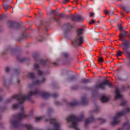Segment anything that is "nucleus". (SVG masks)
Listing matches in <instances>:
<instances>
[{
  "mask_svg": "<svg viewBox=\"0 0 130 130\" xmlns=\"http://www.w3.org/2000/svg\"><path fill=\"white\" fill-rule=\"evenodd\" d=\"M93 16H94V13H90V17H92Z\"/></svg>",
  "mask_w": 130,
  "mask_h": 130,
  "instance_id": "nucleus-49",
  "label": "nucleus"
},
{
  "mask_svg": "<svg viewBox=\"0 0 130 130\" xmlns=\"http://www.w3.org/2000/svg\"><path fill=\"white\" fill-rule=\"evenodd\" d=\"M88 23H89V25H91L92 24L95 23V20H91L90 21H88Z\"/></svg>",
  "mask_w": 130,
  "mask_h": 130,
  "instance_id": "nucleus-40",
  "label": "nucleus"
},
{
  "mask_svg": "<svg viewBox=\"0 0 130 130\" xmlns=\"http://www.w3.org/2000/svg\"><path fill=\"white\" fill-rule=\"evenodd\" d=\"M8 52H11L12 55H14V53H15V50L12 49L11 47H8L6 49V51L3 52V54H6V53H8Z\"/></svg>",
  "mask_w": 130,
  "mask_h": 130,
  "instance_id": "nucleus-18",
  "label": "nucleus"
},
{
  "mask_svg": "<svg viewBox=\"0 0 130 130\" xmlns=\"http://www.w3.org/2000/svg\"><path fill=\"white\" fill-rule=\"evenodd\" d=\"M84 114H81L79 117L72 115L69 117L67 118V120L68 122H71V124L70 125L71 127H73L75 130H80V128L78 127V122L79 121H82L84 119Z\"/></svg>",
  "mask_w": 130,
  "mask_h": 130,
  "instance_id": "nucleus-2",
  "label": "nucleus"
},
{
  "mask_svg": "<svg viewBox=\"0 0 130 130\" xmlns=\"http://www.w3.org/2000/svg\"><path fill=\"white\" fill-rule=\"evenodd\" d=\"M53 63V64L54 65V66H56L57 64L56 63V62H54V63Z\"/></svg>",
  "mask_w": 130,
  "mask_h": 130,
  "instance_id": "nucleus-54",
  "label": "nucleus"
},
{
  "mask_svg": "<svg viewBox=\"0 0 130 130\" xmlns=\"http://www.w3.org/2000/svg\"><path fill=\"white\" fill-rule=\"evenodd\" d=\"M34 60L40 62L42 66H45L47 60L39 58V54L37 52H35L32 54Z\"/></svg>",
  "mask_w": 130,
  "mask_h": 130,
  "instance_id": "nucleus-7",
  "label": "nucleus"
},
{
  "mask_svg": "<svg viewBox=\"0 0 130 130\" xmlns=\"http://www.w3.org/2000/svg\"><path fill=\"white\" fill-rule=\"evenodd\" d=\"M93 39H94V40H95V41H98V40L99 39V36L98 35L97 38H94Z\"/></svg>",
  "mask_w": 130,
  "mask_h": 130,
  "instance_id": "nucleus-45",
  "label": "nucleus"
},
{
  "mask_svg": "<svg viewBox=\"0 0 130 130\" xmlns=\"http://www.w3.org/2000/svg\"><path fill=\"white\" fill-rule=\"evenodd\" d=\"M35 69L38 71V74L39 76H44V73L41 70H39V65L37 63L34 64Z\"/></svg>",
  "mask_w": 130,
  "mask_h": 130,
  "instance_id": "nucleus-17",
  "label": "nucleus"
},
{
  "mask_svg": "<svg viewBox=\"0 0 130 130\" xmlns=\"http://www.w3.org/2000/svg\"><path fill=\"white\" fill-rule=\"evenodd\" d=\"M2 80L4 87H7V77L6 76H3Z\"/></svg>",
  "mask_w": 130,
  "mask_h": 130,
  "instance_id": "nucleus-26",
  "label": "nucleus"
},
{
  "mask_svg": "<svg viewBox=\"0 0 130 130\" xmlns=\"http://www.w3.org/2000/svg\"><path fill=\"white\" fill-rule=\"evenodd\" d=\"M62 55L64 57L66 58V60L64 61V63L65 64H69V63L73 60V59L70 57V54H69V53L64 52L62 53Z\"/></svg>",
  "mask_w": 130,
  "mask_h": 130,
  "instance_id": "nucleus-11",
  "label": "nucleus"
},
{
  "mask_svg": "<svg viewBox=\"0 0 130 130\" xmlns=\"http://www.w3.org/2000/svg\"><path fill=\"white\" fill-rule=\"evenodd\" d=\"M46 81V79L45 78H42L41 80H34L32 81V84H28V87L29 89H31V88H33L34 87V85H40L41 83H44Z\"/></svg>",
  "mask_w": 130,
  "mask_h": 130,
  "instance_id": "nucleus-9",
  "label": "nucleus"
},
{
  "mask_svg": "<svg viewBox=\"0 0 130 130\" xmlns=\"http://www.w3.org/2000/svg\"><path fill=\"white\" fill-rule=\"evenodd\" d=\"M77 1H78V0H77ZM77 1H76V3H77Z\"/></svg>",
  "mask_w": 130,
  "mask_h": 130,
  "instance_id": "nucleus-64",
  "label": "nucleus"
},
{
  "mask_svg": "<svg viewBox=\"0 0 130 130\" xmlns=\"http://www.w3.org/2000/svg\"><path fill=\"white\" fill-rule=\"evenodd\" d=\"M2 100H3V96L0 95V102L2 101ZM6 109H7V107H2L0 106L1 111H5V110H6Z\"/></svg>",
  "mask_w": 130,
  "mask_h": 130,
  "instance_id": "nucleus-29",
  "label": "nucleus"
},
{
  "mask_svg": "<svg viewBox=\"0 0 130 130\" xmlns=\"http://www.w3.org/2000/svg\"><path fill=\"white\" fill-rule=\"evenodd\" d=\"M118 29L121 30V31H123V28H122V26L118 25Z\"/></svg>",
  "mask_w": 130,
  "mask_h": 130,
  "instance_id": "nucleus-43",
  "label": "nucleus"
},
{
  "mask_svg": "<svg viewBox=\"0 0 130 130\" xmlns=\"http://www.w3.org/2000/svg\"><path fill=\"white\" fill-rule=\"evenodd\" d=\"M121 15H122V16H123V14L122 13H121Z\"/></svg>",
  "mask_w": 130,
  "mask_h": 130,
  "instance_id": "nucleus-57",
  "label": "nucleus"
},
{
  "mask_svg": "<svg viewBox=\"0 0 130 130\" xmlns=\"http://www.w3.org/2000/svg\"><path fill=\"white\" fill-rule=\"evenodd\" d=\"M83 17L80 15H73L72 16V20L75 22H79V21H81Z\"/></svg>",
  "mask_w": 130,
  "mask_h": 130,
  "instance_id": "nucleus-14",
  "label": "nucleus"
},
{
  "mask_svg": "<svg viewBox=\"0 0 130 130\" xmlns=\"http://www.w3.org/2000/svg\"><path fill=\"white\" fill-rule=\"evenodd\" d=\"M83 32H84V29L83 28H78L77 29V36H81V35H83Z\"/></svg>",
  "mask_w": 130,
  "mask_h": 130,
  "instance_id": "nucleus-21",
  "label": "nucleus"
},
{
  "mask_svg": "<svg viewBox=\"0 0 130 130\" xmlns=\"http://www.w3.org/2000/svg\"><path fill=\"white\" fill-rule=\"evenodd\" d=\"M15 25H16L17 29H20L21 28V25L19 23L11 21H8V26L10 28H14V26H15Z\"/></svg>",
  "mask_w": 130,
  "mask_h": 130,
  "instance_id": "nucleus-13",
  "label": "nucleus"
},
{
  "mask_svg": "<svg viewBox=\"0 0 130 130\" xmlns=\"http://www.w3.org/2000/svg\"><path fill=\"white\" fill-rule=\"evenodd\" d=\"M30 113V114H33V110H31Z\"/></svg>",
  "mask_w": 130,
  "mask_h": 130,
  "instance_id": "nucleus-52",
  "label": "nucleus"
},
{
  "mask_svg": "<svg viewBox=\"0 0 130 130\" xmlns=\"http://www.w3.org/2000/svg\"><path fill=\"white\" fill-rule=\"evenodd\" d=\"M129 128H130V123L129 122H128V121H127L123 123L121 128H119L118 130H123V129L128 130Z\"/></svg>",
  "mask_w": 130,
  "mask_h": 130,
  "instance_id": "nucleus-15",
  "label": "nucleus"
},
{
  "mask_svg": "<svg viewBox=\"0 0 130 130\" xmlns=\"http://www.w3.org/2000/svg\"><path fill=\"white\" fill-rule=\"evenodd\" d=\"M112 49H114V48H112Z\"/></svg>",
  "mask_w": 130,
  "mask_h": 130,
  "instance_id": "nucleus-61",
  "label": "nucleus"
},
{
  "mask_svg": "<svg viewBox=\"0 0 130 130\" xmlns=\"http://www.w3.org/2000/svg\"><path fill=\"white\" fill-rule=\"evenodd\" d=\"M104 13L106 14V15H108L109 12L107 11V10L105 9L104 10Z\"/></svg>",
  "mask_w": 130,
  "mask_h": 130,
  "instance_id": "nucleus-46",
  "label": "nucleus"
},
{
  "mask_svg": "<svg viewBox=\"0 0 130 130\" xmlns=\"http://www.w3.org/2000/svg\"><path fill=\"white\" fill-rule=\"evenodd\" d=\"M11 71V68L10 67H6L5 69L6 73H9Z\"/></svg>",
  "mask_w": 130,
  "mask_h": 130,
  "instance_id": "nucleus-36",
  "label": "nucleus"
},
{
  "mask_svg": "<svg viewBox=\"0 0 130 130\" xmlns=\"http://www.w3.org/2000/svg\"><path fill=\"white\" fill-rule=\"evenodd\" d=\"M70 0H63V4H67V3H69Z\"/></svg>",
  "mask_w": 130,
  "mask_h": 130,
  "instance_id": "nucleus-44",
  "label": "nucleus"
},
{
  "mask_svg": "<svg viewBox=\"0 0 130 130\" xmlns=\"http://www.w3.org/2000/svg\"><path fill=\"white\" fill-rule=\"evenodd\" d=\"M104 28H105V27H106V26H104Z\"/></svg>",
  "mask_w": 130,
  "mask_h": 130,
  "instance_id": "nucleus-63",
  "label": "nucleus"
},
{
  "mask_svg": "<svg viewBox=\"0 0 130 130\" xmlns=\"http://www.w3.org/2000/svg\"><path fill=\"white\" fill-rule=\"evenodd\" d=\"M101 100L102 102L105 103V102H107L108 100H109V99L105 96H102Z\"/></svg>",
  "mask_w": 130,
  "mask_h": 130,
  "instance_id": "nucleus-22",
  "label": "nucleus"
},
{
  "mask_svg": "<svg viewBox=\"0 0 130 130\" xmlns=\"http://www.w3.org/2000/svg\"><path fill=\"white\" fill-rule=\"evenodd\" d=\"M57 17H58V18H64V14H57Z\"/></svg>",
  "mask_w": 130,
  "mask_h": 130,
  "instance_id": "nucleus-32",
  "label": "nucleus"
},
{
  "mask_svg": "<svg viewBox=\"0 0 130 130\" xmlns=\"http://www.w3.org/2000/svg\"><path fill=\"white\" fill-rule=\"evenodd\" d=\"M81 83H82V84H88V83H90V80L83 78L81 80Z\"/></svg>",
  "mask_w": 130,
  "mask_h": 130,
  "instance_id": "nucleus-25",
  "label": "nucleus"
},
{
  "mask_svg": "<svg viewBox=\"0 0 130 130\" xmlns=\"http://www.w3.org/2000/svg\"><path fill=\"white\" fill-rule=\"evenodd\" d=\"M101 130H106V129H101Z\"/></svg>",
  "mask_w": 130,
  "mask_h": 130,
  "instance_id": "nucleus-56",
  "label": "nucleus"
},
{
  "mask_svg": "<svg viewBox=\"0 0 130 130\" xmlns=\"http://www.w3.org/2000/svg\"><path fill=\"white\" fill-rule=\"evenodd\" d=\"M115 100H117V99H122V95L120 94L119 92V89L118 88H115Z\"/></svg>",
  "mask_w": 130,
  "mask_h": 130,
  "instance_id": "nucleus-12",
  "label": "nucleus"
},
{
  "mask_svg": "<svg viewBox=\"0 0 130 130\" xmlns=\"http://www.w3.org/2000/svg\"><path fill=\"white\" fill-rule=\"evenodd\" d=\"M26 77L30 79H34L35 78V74L34 73L30 72L26 75Z\"/></svg>",
  "mask_w": 130,
  "mask_h": 130,
  "instance_id": "nucleus-23",
  "label": "nucleus"
},
{
  "mask_svg": "<svg viewBox=\"0 0 130 130\" xmlns=\"http://www.w3.org/2000/svg\"><path fill=\"white\" fill-rule=\"evenodd\" d=\"M123 9L124 11H126V8H125V7H123Z\"/></svg>",
  "mask_w": 130,
  "mask_h": 130,
  "instance_id": "nucleus-50",
  "label": "nucleus"
},
{
  "mask_svg": "<svg viewBox=\"0 0 130 130\" xmlns=\"http://www.w3.org/2000/svg\"><path fill=\"white\" fill-rule=\"evenodd\" d=\"M33 95H41L44 99H48L50 97L49 93L47 92H42L39 89H35L34 91H30L28 93L27 95H26L22 92L19 93L17 95H14L9 99H7L4 102V104H8L14 100L16 99L19 101V104H14L13 105L12 107L13 109H17V108H20V113L17 114L15 117L14 119L10 120L11 126L13 128L19 127V126H22L21 123H20V120L23 119V118H28L29 115L25 114V110H24V106L23 103L28 100L30 101L31 100V97Z\"/></svg>",
  "mask_w": 130,
  "mask_h": 130,
  "instance_id": "nucleus-1",
  "label": "nucleus"
},
{
  "mask_svg": "<svg viewBox=\"0 0 130 130\" xmlns=\"http://www.w3.org/2000/svg\"><path fill=\"white\" fill-rule=\"evenodd\" d=\"M47 116H49L50 119H46L45 121H50V123L53 125L52 129L49 128L47 130H59L60 129V124L57 122V120L55 118H51L49 114H48Z\"/></svg>",
  "mask_w": 130,
  "mask_h": 130,
  "instance_id": "nucleus-4",
  "label": "nucleus"
},
{
  "mask_svg": "<svg viewBox=\"0 0 130 130\" xmlns=\"http://www.w3.org/2000/svg\"><path fill=\"white\" fill-rule=\"evenodd\" d=\"M129 113L130 108L128 107H126L124 109L122 110L121 111L118 112L116 115L113 118V121L111 122L112 125H115L116 124H118V123L120 122V117Z\"/></svg>",
  "mask_w": 130,
  "mask_h": 130,
  "instance_id": "nucleus-3",
  "label": "nucleus"
},
{
  "mask_svg": "<svg viewBox=\"0 0 130 130\" xmlns=\"http://www.w3.org/2000/svg\"><path fill=\"white\" fill-rule=\"evenodd\" d=\"M48 15H51L53 14V11H52V9L50 10L48 12Z\"/></svg>",
  "mask_w": 130,
  "mask_h": 130,
  "instance_id": "nucleus-39",
  "label": "nucleus"
},
{
  "mask_svg": "<svg viewBox=\"0 0 130 130\" xmlns=\"http://www.w3.org/2000/svg\"><path fill=\"white\" fill-rule=\"evenodd\" d=\"M95 118L93 116H91L90 117L87 118L85 120V126H87L89 123H91L92 121H94Z\"/></svg>",
  "mask_w": 130,
  "mask_h": 130,
  "instance_id": "nucleus-16",
  "label": "nucleus"
},
{
  "mask_svg": "<svg viewBox=\"0 0 130 130\" xmlns=\"http://www.w3.org/2000/svg\"><path fill=\"white\" fill-rule=\"evenodd\" d=\"M105 52H106V50H105Z\"/></svg>",
  "mask_w": 130,
  "mask_h": 130,
  "instance_id": "nucleus-59",
  "label": "nucleus"
},
{
  "mask_svg": "<svg viewBox=\"0 0 130 130\" xmlns=\"http://www.w3.org/2000/svg\"><path fill=\"white\" fill-rule=\"evenodd\" d=\"M3 91V89L0 88V92H2Z\"/></svg>",
  "mask_w": 130,
  "mask_h": 130,
  "instance_id": "nucleus-55",
  "label": "nucleus"
},
{
  "mask_svg": "<svg viewBox=\"0 0 130 130\" xmlns=\"http://www.w3.org/2000/svg\"><path fill=\"white\" fill-rule=\"evenodd\" d=\"M107 85L108 87H111L112 86V83H110L109 81L106 80L101 83L99 84L98 85L95 86V89H102V90H105L106 86Z\"/></svg>",
  "mask_w": 130,
  "mask_h": 130,
  "instance_id": "nucleus-6",
  "label": "nucleus"
},
{
  "mask_svg": "<svg viewBox=\"0 0 130 130\" xmlns=\"http://www.w3.org/2000/svg\"><path fill=\"white\" fill-rule=\"evenodd\" d=\"M1 116H2V115H1V114H0V117H1Z\"/></svg>",
  "mask_w": 130,
  "mask_h": 130,
  "instance_id": "nucleus-58",
  "label": "nucleus"
},
{
  "mask_svg": "<svg viewBox=\"0 0 130 130\" xmlns=\"http://www.w3.org/2000/svg\"><path fill=\"white\" fill-rule=\"evenodd\" d=\"M127 32L123 30L122 32L120 34L119 38L121 40V41H123V36H127Z\"/></svg>",
  "mask_w": 130,
  "mask_h": 130,
  "instance_id": "nucleus-19",
  "label": "nucleus"
},
{
  "mask_svg": "<svg viewBox=\"0 0 130 130\" xmlns=\"http://www.w3.org/2000/svg\"><path fill=\"white\" fill-rule=\"evenodd\" d=\"M126 104V101H122L121 102V105L122 106H123V105H125Z\"/></svg>",
  "mask_w": 130,
  "mask_h": 130,
  "instance_id": "nucleus-38",
  "label": "nucleus"
},
{
  "mask_svg": "<svg viewBox=\"0 0 130 130\" xmlns=\"http://www.w3.org/2000/svg\"><path fill=\"white\" fill-rule=\"evenodd\" d=\"M43 118V116H40V117H37L35 118V121L37 122H38L39 121H41L42 119Z\"/></svg>",
  "mask_w": 130,
  "mask_h": 130,
  "instance_id": "nucleus-30",
  "label": "nucleus"
},
{
  "mask_svg": "<svg viewBox=\"0 0 130 130\" xmlns=\"http://www.w3.org/2000/svg\"><path fill=\"white\" fill-rule=\"evenodd\" d=\"M128 37H130V35L128 36Z\"/></svg>",
  "mask_w": 130,
  "mask_h": 130,
  "instance_id": "nucleus-62",
  "label": "nucleus"
},
{
  "mask_svg": "<svg viewBox=\"0 0 130 130\" xmlns=\"http://www.w3.org/2000/svg\"><path fill=\"white\" fill-rule=\"evenodd\" d=\"M55 104L56 105H59L60 104V103H59V102H55Z\"/></svg>",
  "mask_w": 130,
  "mask_h": 130,
  "instance_id": "nucleus-47",
  "label": "nucleus"
},
{
  "mask_svg": "<svg viewBox=\"0 0 130 130\" xmlns=\"http://www.w3.org/2000/svg\"><path fill=\"white\" fill-rule=\"evenodd\" d=\"M99 62H103V57H99Z\"/></svg>",
  "mask_w": 130,
  "mask_h": 130,
  "instance_id": "nucleus-41",
  "label": "nucleus"
},
{
  "mask_svg": "<svg viewBox=\"0 0 130 130\" xmlns=\"http://www.w3.org/2000/svg\"><path fill=\"white\" fill-rule=\"evenodd\" d=\"M52 96L53 97V98H56L58 96V94L57 93H53V94H52Z\"/></svg>",
  "mask_w": 130,
  "mask_h": 130,
  "instance_id": "nucleus-37",
  "label": "nucleus"
},
{
  "mask_svg": "<svg viewBox=\"0 0 130 130\" xmlns=\"http://www.w3.org/2000/svg\"><path fill=\"white\" fill-rule=\"evenodd\" d=\"M17 59L20 62H23V61H25V58L22 57L21 56H18L17 57Z\"/></svg>",
  "mask_w": 130,
  "mask_h": 130,
  "instance_id": "nucleus-27",
  "label": "nucleus"
},
{
  "mask_svg": "<svg viewBox=\"0 0 130 130\" xmlns=\"http://www.w3.org/2000/svg\"><path fill=\"white\" fill-rule=\"evenodd\" d=\"M77 81V77L75 76H72L68 79V82H72Z\"/></svg>",
  "mask_w": 130,
  "mask_h": 130,
  "instance_id": "nucleus-24",
  "label": "nucleus"
},
{
  "mask_svg": "<svg viewBox=\"0 0 130 130\" xmlns=\"http://www.w3.org/2000/svg\"><path fill=\"white\" fill-rule=\"evenodd\" d=\"M17 83L18 84H20V80L19 79L17 80Z\"/></svg>",
  "mask_w": 130,
  "mask_h": 130,
  "instance_id": "nucleus-53",
  "label": "nucleus"
},
{
  "mask_svg": "<svg viewBox=\"0 0 130 130\" xmlns=\"http://www.w3.org/2000/svg\"><path fill=\"white\" fill-rule=\"evenodd\" d=\"M122 90H125V87H124V86H122V88H121Z\"/></svg>",
  "mask_w": 130,
  "mask_h": 130,
  "instance_id": "nucleus-48",
  "label": "nucleus"
},
{
  "mask_svg": "<svg viewBox=\"0 0 130 130\" xmlns=\"http://www.w3.org/2000/svg\"><path fill=\"white\" fill-rule=\"evenodd\" d=\"M80 104L82 105H86V104H88V100H87L86 96L82 97L80 102L77 100H75L71 103H69L68 105L69 106L73 107L74 106H77V105H79Z\"/></svg>",
  "mask_w": 130,
  "mask_h": 130,
  "instance_id": "nucleus-5",
  "label": "nucleus"
},
{
  "mask_svg": "<svg viewBox=\"0 0 130 130\" xmlns=\"http://www.w3.org/2000/svg\"><path fill=\"white\" fill-rule=\"evenodd\" d=\"M53 20H54V21H56V22H57V19H56L55 17H53Z\"/></svg>",
  "mask_w": 130,
  "mask_h": 130,
  "instance_id": "nucleus-51",
  "label": "nucleus"
},
{
  "mask_svg": "<svg viewBox=\"0 0 130 130\" xmlns=\"http://www.w3.org/2000/svg\"><path fill=\"white\" fill-rule=\"evenodd\" d=\"M83 42H84V39H83V37L81 36H77L75 39L72 41V44L74 46L76 45L80 46L83 44Z\"/></svg>",
  "mask_w": 130,
  "mask_h": 130,
  "instance_id": "nucleus-8",
  "label": "nucleus"
},
{
  "mask_svg": "<svg viewBox=\"0 0 130 130\" xmlns=\"http://www.w3.org/2000/svg\"><path fill=\"white\" fill-rule=\"evenodd\" d=\"M3 7L5 10V11H8V9L11 7V5L7 4V3H4L3 5Z\"/></svg>",
  "mask_w": 130,
  "mask_h": 130,
  "instance_id": "nucleus-28",
  "label": "nucleus"
},
{
  "mask_svg": "<svg viewBox=\"0 0 130 130\" xmlns=\"http://www.w3.org/2000/svg\"><path fill=\"white\" fill-rule=\"evenodd\" d=\"M100 111V108H99V106H95L94 107V109L93 111H90V115H92L93 114V112H95V113H97V112H99Z\"/></svg>",
  "mask_w": 130,
  "mask_h": 130,
  "instance_id": "nucleus-20",
  "label": "nucleus"
},
{
  "mask_svg": "<svg viewBox=\"0 0 130 130\" xmlns=\"http://www.w3.org/2000/svg\"><path fill=\"white\" fill-rule=\"evenodd\" d=\"M114 13V11L111 10L109 12L108 15H109V16H112L113 15Z\"/></svg>",
  "mask_w": 130,
  "mask_h": 130,
  "instance_id": "nucleus-35",
  "label": "nucleus"
},
{
  "mask_svg": "<svg viewBox=\"0 0 130 130\" xmlns=\"http://www.w3.org/2000/svg\"><path fill=\"white\" fill-rule=\"evenodd\" d=\"M40 38H41V39H40ZM40 38H38V40H39V41H40V42L43 41V38H42V37L40 36Z\"/></svg>",
  "mask_w": 130,
  "mask_h": 130,
  "instance_id": "nucleus-42",
  "label": "nucleus"
},
{
  "mask_svg": "<svg viewBox=\"0 0 130 130\" xmlns=\"http://www.w3.org/2000/svg\"><path fill=\"white\" fill-rule=\"evenodd\" d=\"M9 83H10V84H11V81H10V82H9Z\"/></svg>",
  "mask_w": 130,
  "mask_h": 130,
  "instance_id": "nucleus-60",
  "label": "nucleus"
},
{
  "mask_svg": "<svg viewBox=\"0 0 130 130\" xmlns=\"http://www.w3.org/2000/svg\"><path fill=\"white\" fill-rule=\"evenodd\" d=\"M121 54H122V52L120 50L117 51V56H121Z\"/></svg>",
  "mask_w": 130,
  "mask_h": 130,
  "instance_id": "nucleus-34",
  "label": "nucleus"
},
{
  "mask_svg": "<svg viewBox=\"0 0 130 130\" xmlns=\"http://www.w3.org/2000/svg\"><path fill=\"white\" fill-rule=\"evenodd\" d=\"M99 120H101L102 121V123H104V122H106V119L105 118H102L101 117L98 118Z\"/></svg>",
  "mask_w": 130,
  "mask_h": 130,
  "instance_id": "nucleus-31",
  "label": "nucleus"
},
{
  "mask_svg": "<svg viewBox=\"0 0 130 130\" xmlns=\"http://www.w3.org/2000/svg\"><path fill=\"white\" fill-rule=\"evenodd\" d=\"M68 26L64 29L63 35L64 37H67L68 35L72 34L73 31L72 30V27L70 25V23H68Z\"/></svg>",
  "mask_w": 130,
  "mask_h": 130,
  "instance_id": "nucleus-10",
  "label": "nucleus"
},
{
  "mask_svg": "<svg viewBox=\"0 0 130 130\" xmlns=\"http://www.w3.org/2000/svg\"><path fill=\"white\" fill-rule=\"evenodd\" d=\"M21 73V70L20 69H15V73L17 75H18Z\"/></svg>",
  "mask_w": 130,
  "mask_h": 130,
  "instance_id": "nucleus-33",
  "label": "nucleus"
}]
</instances>
